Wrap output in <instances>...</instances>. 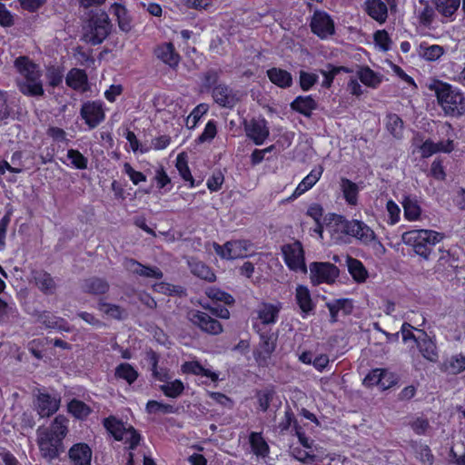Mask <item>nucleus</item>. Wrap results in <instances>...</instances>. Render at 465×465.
I'll list each match as a JSON object with an SVG mask.
<instances>
[{
	"label": "nucleus",
	"instance_id": "13d9d810",
	"mask_svg": "<svg viewBox=\"0 0 465 465\" xmlns=\"http://www.w3.org/2000/svg\"><path fill=\"white\" fill-rule=\"evenodd\" d=\"M274 392L272 390H262L256 394L259 407L262 411H266L270 406V403L273 398Z\"/></svg>",
	"mask_w": 465,
	"mask_h": 465
},
{
	"label": "nucleus",
	"instance_id": "e433bc0d",
	"mask_svg": "<svg viewBox=\"0 0 465 465\" xmlns=\"http://www.w3.org/2000/svg\"><path fill=\"white\" fill-rule=\"evenodd\" d=\"M340 187L348 204L356 205L359 193L358 185L347 178H341Z\"/></svg>",
	"mask_w": 465,
	"mask_h": 465
},
{
	"label": "nucleus",
	"instance_id": "f704fd0d",
	"mask_svg": "<svg viewBox=\"0 0 465 465\" xmlns=\"http://www.w3.org/2000/svg\"><path fill=\"white\" fill-rule=\"evenodd\" d=\"M441 370L450 374L462 372L465 370V355L455 354L446 359L441 365Z\"/></svg>",
	"mask_w": 465,
	"mask_h": 465
},
{
	"label": "nucleus",
	"instance_id": "79ce46f5",
	"mask_svg": "<svg viewBox=\"0 0 465 465\" xmlns=\"http://www.w3.org/2000/svg\"><path fill=\"white\" fill-rule=\"evenodd\" d=\"M182 370L185 373L209 377L213 381H216L218 380V375L215 372L203 368L198 361H187L183 364Z\"/></svg>",
	"mask_w": 465,
	"mask_h": 465
},
{
	"label": "nucleus",
	"instance_id": "c9c22d12",
	"mask_svg": "<svg viewBox=\"0 0 465 465\" xmlns=\"http://www.w3.org/2000/svg\"><path fill=\"white\" fill-rule=\"evenodd\" d=\"M357 75L363 84L371 88H377L382 81V76L368 66L360 67Z\"/></svg>",
	"mask_w": 465,
	"mask_h": 465
},
{
	"label": "nucleus",
	"instance_id": "f257e3e1",
	"mask_svg": "<svg viewBox=\"0 0 465 465\" xmlns=\"http://www.w3.org/2000/svg\"><path fill=\"white\" fill-rule=\"evenodd\" d=\"M68 433V419L64 415L54 418L48 428L39 427L36 430L37 445L42 457L52 461L64 452L63 440Z\"/></svg>",
	"mask_w": 465,
	"mask_h": 465
},
{
	"label": "nucleus",
	"instance_id": "bb28decb",
	"mask_svg": "<svg viewBox=\"0 0 465 465\" xmlns=\"http://www.w3.org/2000/svg\"><path fill=\"white\" fill-rule=\"evenodd\" d=\"M188 265L191 272L197 276L200 279L205 280L207 282H214L216 279L215 274L212 271V269L207 266L204 262L195 259L191 258L188 260Z\"/></svg>",
	"mask_w": 465,
	"mask_h": 465
},
{
	"label": "nucleus",
	"instance_id": "6e6d98bb",
	"mask_svg": "<svg viewBox=\"0 0 465 465\" xmlns=\"http://www.w3.org/2000/svg\"><path fill=\"white\" fill-rule=\"evenodd\" d=\"M176 168L179 171L181 176L183 180L189 181L191 183V186H194V180L191 174L190 169L188 167L187 162L183 154H179L176 160Z\"/></svg>",
	"mask_w": 465,
	"mask_h": 465
},
{
	"label": "nucleus",
	"instance_id": "c756f323",
	"mask_svg": "<svg viewBox=\"0 0 465 465\" xmlns=\"http://www.w3.org/2000/svg\"><path fill=\"white\" fill-rule=\"evenodd\" d=\"M365 9L368 15L380 23L385 22L388 15V7L381 0H367Z\"/></svg>",
	"mask_w": 465,
	"mask_h": 465
},
{
	"label": "nucleus",
	"instance_id": "5701e85b",
	"mask_svg": "<svg viewBox=\"0 0 465 465\" xmlns=\"http://www.w3.org/2000/svg\"><path fill=\"white\" fill-rule=\"evenodd\" d=\"M261 342L255 354L257 361L264 363L271 357L276 348V340L272 334L262 333L260 335Z\"/></svg>",
	"mask_w": 465,
	"mask_h": 465
},
{
	"label": "nucleus",
	"instance_id": "58836bf2",
	"mask_svg": "<svg viewBox=\"0 0 465 465\" xmlns=\"http://www.w3.org/2000/svg\"><path fill=\"white\" fill-rule=\"evenodd\" d=\"M250 444L256 456L266 457L269 454V445L260 432H252L249 437Z\"/></svg>",
	"mask_w": 465,
	"mask_h": 465
},
{
	"label": "nucleus",
	"instance_id": "423d86ee",
	"mask_svg": "<svg viewBox=\"0 0 465 465\" xmlns=\"http://www.w3.org/2000/svg\"><path fill=\"white\" fill-rule=\"evenodd\" d=\"M333 232L331 235L337 240L340 236H335V233L341 232L345 235H349L359 240L362 244H366L373 240L375 232L371 227L360 220H346L342 216H339L332 225Z\"/></svg>",
	"mask_w": 465,
	"mask_h": 465
},
{
	"label": "nucleus",
	"instance_id": "5fc2aeb1",
	"mask_svg": "<svg viewBox=\"0 0 465 465\" xmlns=\"http://www.w3.org/2000/svg\"><path fill=\"white\" fill-rule=\"evenodd\" d=\"M67 157L75 168L81 170L87 168L88 160L79 151L74 149L68 150Z\"/></svg>",
	"mask_w": 465,
	"mask_h": 465
},
{
	"label": "nucleus",
	"instance_id": "864d4df0",
	"mask_svg": "<svg viewBox=\"0 0 465 465\" xmlns=\"http://www.w3.org/2000/svg\"><path fill=\"white\" fill-rule=\"evenodd\" d=\"M318 82V75L305 71L299 73V84L302 91H309Z\"/></svg>",
	"mask_w": 465,
	"mask_h": 465
},
{
	"label": "nucleus",
	"instance_id": "052dcab7",
	"mask_svg": "<svg viewBox=\"0 0 465 465\" xmlns=\"http://www.w3.org/2000/svg\"><path fill=\"white\" fill-rule=\"evenodd\" d=\"M220 73L214 69H209L203 74V84L206 88L217 85Z\"/></svg>",
	"mask_w": 465,
	"mask_h": 465
},
{
	"label": "nucleus",
	"instance_id": "7c9ffc66",
	"mask_svg": "<svg viewBox=\"0 0 465 465\" xmlns=\"http://www.w3.org/2000/svg\"><path fill=\"white\" fill-rule=\"evenodd\" d=\"M295 300L299 308L304 314H308L314 310V304L312 301L310 291L306 286H297Z\"/></svg>",
	"mask_w": 465,
	"mask_h": 465
},
{
	"label": "nucleus",
	"instance_id": "49530a36",
	"mask_svg": "<svg viewBox=\"0 0 465 465\" xmlns=\"http://www.w3.org/2000/svg\"><path fill=\"white\" fill-rule=\"evenodd\" d=\"M387 130L396 138H400L403 132V121L396 114H390L386 117Z\"/></svg>",
	"mask_w": 465,
	"mask_h": 465
},
{
	"label": "nucleus",
	"instance_id": "a211bd4d",
	"mask_svg": "<svg viewBox=\"0 0 465 465\" xmlns=\"http://www.w3.org/2000/svg\"><path fill=\"white\" fill-rule=\"evenodd\" d=\"M35 285L45 295H53L57 289L55 279L47 272L40 270L32 272Z\"/></svg>",
	"mask_w": 465,
	"mask_h": 465
},
{
	"label": "nucleus",
	"instance_id": "e2e57ef3",
	"mask_svg": "<svg viewBox=\"0 0 465 465\" xmlns=\"http://www.w3.org/2000/svg\"><path fill=\"white\" fill-rule=\"evenodd\" d=\"M208 111V106L207 104H201L199 105H197L193 110V112L190 114V115L188 116V119H187V123H189L190 121H192V128H193L197 122L200 120V118L204 114H206Z\"/></svg>",
	"mask_w": 465,
	"mask_h": 465
},
{
	"label": "nucleus",
	"instance_id": "a878e982",
	"mask_svg": "<svg viewBox=\"0 0 465 465\" xmlns=\"http://www.w3.org/2000/svg\"><path fill=\"white\" fill-rule=\"evenodd\" d=\"M82 288L85 293L102 295L109 291L110 285L105 279L91 277L84 281Z\"/></svg>",
	"mask_w": 465,
	"mask_h": 465
},
{
	"label": "nucleus",
	"instance_id": "cd10ccee",
	"mask_svg": "<svg viewBox=\"0 0 465 465\" xmlns=\"http://www.w3.org/2000/svg\"><path fill=\"white\" fill-rule=\"evenodd\" d=\"M291 108L305 116H311L317 108V102L311 95H299L292 102Z\"/></svg>",
	"mask_w": 465,
	"mask_h": 465
},
{
	"label": "nucleus",
	"instance_id": "412c9836",
	"mask_svg": "<svg viewBox=\"0 0 465 465\" xmlns=\"http://www.w3.org/2000/svg\"><path fill=\"white\" fill-rule=\"evenodd\" d=\"M65 83L75 91L84 93L89 90L87 74L82 69H71L65 77Z\"/></svg>",
	"mask_w": 465,
	"mask_h": 465
},
{
	"label": "nucleus",
	"instance_id": "6e6552de",
	"mask_svg": "<svg viewBox=\"0 0 465 465\" xmlns=\"http://www.w3.org/2000/svg\"><path fill=\"white\" fill-rule=\"evenodd\" d=\"M188 319L194 326L210 335H218L223 331L221 322L207 312L193 310L188 312Z\"/></svg>",
	"mask_w": 465,
	"mask_h": 465
},
{
	"label": "nucleus",
	"instance_id": "603ef678",
	"mask_svg": "<svg viewBox=\"0 0 465 465\" xmlns=\"http://www.w3.org/2000/svg\"><path fill=\"white\" fill-rule=\"evenodd\" d=\"M205 293L210 299L223 302L225 304H232L234 302L232 295L213 287H209Z\"/></svg>",
	"mask_w": 465,
	"mask_h": 465
},
{
	"label": "nucleus",
	"instance_id": "20e7f679",
	"mask_svg": "<svg viewBox=\"0 0 465 465\" xmlns=\"http://www.w3.org/2000/svg\"><path fill=\"white\" fill-rule=\"evenodd\" d=\"M444 235L433 230H411L402 234L405 244L413 248L416 254L429 260L432 248L441 242Z\"/></svg>",
	"mask_w": 465,
	"mask_h": 465
},
{
	"label": "nucleus",
	"instance_id": "6ab92c4d",
	"mask_svg": "<svg viewBox=\"0 0 465 465\" xmlns=\"http://www.w3.org/2000/svg\"><path fill=\"white\" fill-rule=\"evenodd\" d=\"M93 451L86 443H75L68 451L73 465H91Z\"/></svg>",
	"mask_w": 465,
	"mask_h": 465
},
{
	"label": "nucleus",
	"instance_id": "4c0bfd02",
	"mask_svg": "<svg viewBox=\"0 0 465 465\" xmlns=\"http://www.w3.org/2000/svg\"><path fill=\"white\" fill-rule=\"evenodd\" d=\"M388 373L385 370L375 369L364 378L363 384L367 387L377 385L381 389L385 390L390 386L384 381Z\"/></svg>",
	"mask_w": 465,
	"mask_h": 465
},
{
	"label": "nucleus",
	"instance_id": "b1692460",
	"mask_svg": "<svg viewBox=\"0 0 465 465\" xmlns=\"http://www.w3.org/2000/svg\"><path fill=\"white\" fill-rule=\"evenodd\" d=\"M266 74L270 81L280 88L286 89L292 85V76L284 69L272 67L267 70Z\"/></svg>",
	"mask_w": 465,
	"mask_h": 465
},
{
	"label": "nucleus",
	"instance_id": "680f3d73",
	"mask_svg": "<svg viewBox=\"0 0 465 465\" xmlns=\"http://www.w3.org/2000/svg\"><path fill=\"white\" fill-rule=\"evenodd\" d=\"M124 170L134 184H138L139 183L146 180V177L143 173L135 171L128 163H124Z\"/></svg>",
	"mask_w": 465,
	"mask_h": 465
},
{
	"label": "nucleus",
	"instance_id": "9d476101",
	"mask_svg": "<svg viewBox=\"0 0 465 465\" xmlns=\"http://www.w3.org/2000/svg\"><path fill=\"white\" fill-rule=\"evenodd\" d=\"M282 252L284 262L291 270L306 272L304 252L300 242L283 245Z\"/></svg>",
	"mask_w": 465,
	"mask_h": 465
},
{
	"label": "nucleus",
	"instance_id": "ddd939ff",
	"mask_svg": "<svg viewBox=\"0 0 465 465\" xmlns=\"http://www.w3.org/2000/svg\"><path fill=\"white\" fill-rule=\"evenodd\" d=\"M312 31L322 39L334 34V22L331 16L322 11L314 12L311 21Z\"/></svg>",
	"mask_w": 465,
	"mask_h": 465
},
{
	"label": "nucleus",
	"instance_id": "bf43d9fd",
	"mask_svg": "<svg viewBox=\"0 0 465 465\" xmlns=\"http://www.w3.org/2000/svg\"><path fill=\"white\" fill-rule=\"evenodd\" d=\"M217 134L216 124L211 120L205 125V128L202 134L198 137L197 141L200 143L212 141Z\"/></svg>",
	"mask_w": 465,
	"mask_h": 465
},
{
	"label": "nucleus",
	"instance_id": "0eeeda50",
	"mask_svg": "<svg viewBox=\"0 0 465 465\" xmlns=\"http://www.w3.org/2000/svg\"><path fill=\"white\" fill-rule=\"evenodd\" d=\"M251 247L252 243L246 240L230 241L223 245L213 242V249L216 254L222 259L226 260L246 257L251 251Z\"/></svg>",
	"mask_w": 465,
	"mask_h": 465
},
{
	"label": "nucleus",
	"instance_id": "8fccbe9b",
	"mask_svg": "<svg viewBox=\"0 0 465 465\" xmlns=\"http://www.w3.org/2000/svg\"><path fill=\"white\" fill-rule=\"evenodd\" d=\"M320 72L324 76V80L322 81V85L325 88H330L332 84L335 75L341 72L349 73L350 70L344 66H334L332 64H328L327 69H322Z\"/></svg>",
	"mask_w": 465,
	"mask_h": 465
},
{
	"label": "nucleus",
	"instance_id": "2eb2a0df",
	"mask_svg": "<svg viewBox=\"0 0 465 465\" xmlns=\"http://www.w3.org/2000/svg\"><path fill=\"white\" fill-rule=\"evenodd\" d=\"M245 132L247 136L257 145L262 144L269 136L267 122L263 118L252 119L249 123H246Z\"/></svg>",
	"mask_w": 465,
	"mask_h": 465
},
{
	"label": "nucleus",
	"instance_id": "f03ea898",
	"mask_svg": "<svg viewBox=\"0 0 465 465\" xmlns=\"http://www.w3.org/2000/svg\"><path fill=\"white\" fill-rule=\"evenodd\" d=\"M14 66L20 75L15 80L17 88L24 95L38 97L45 94L42 72L36 64L27 56H19L14 61Z\"/></svg>",
	"mask_w": 465,
	"mask_h": 465
},
{
	"label": "nucleus",
	"instance_id": "393cba45",
	"mask_svg": "<svg viewBox=\"0 0 465 465\" xmlns=\"http://www.w3.org/2000/svg\"><path fill=\"white\" fill-rule=\"evenodd\" d=\"M323 168L321 165L313 168L311 173L305 176L302 181L298 184L292 196L297 198L310 190L322 177Z\"/></svg>",
	"mask_w": 465,
	"mask_h": 465
},
{
	"label": "nucleus",
	"instance_id": "37998d69",
	"mask_svg": "<svg viewBox=\"0 0 465 465\" xmlns=\"http://www.w3.org/2000/svg\"><path fill=\"white\" fill-rule=\"evenodd\" d=\"M67 411L74 418L84 420L91 413V408L84 401L74 399L67 405Z\"/></svg>",
	"mask_w": 465,
	"mask_h": 465
},
{
	"label": "nucleus",
	"instance_id": "473e14b6",
	"mask_svg": "<svg viewBox=\"0 0 465 465\" xmlns=\"http://www.w3.org/2000/svg\"><path fill=\"white\" fill-rule=\"evenodd\" d=\"M111 12L116 17L119 28L124 32L132 29V20L127 9L121 4L114 3L111 6Z\"/></svg>",
	"mask_w": 465,
	"mask_h": 465
},
{
	"label": "nucleus",
	"instance_id": "9b49d317",
	"mask_svg": "<svg viewBox=\"0 0 465 465\" xmlns=\"http://www.w3.org/2000/svg\"><path fill=\"white\" fill-rule=\"evenodd\" d=\"M311 281L314 285L331 283L339 276V269L330 262H312L310 265Z\"/></svg>",
	"mask_w": 465,
	"mask_h": 465
},
{
	"label": "nucleus",
	"instance_id": "4468645a",
	"mask_svg": "<svg viewBox=\"0 0 465 465\" xmlns=\"http://www.w3.org/2000/svg\"><path fill=\"white\" fill-rule=\"evenodd\" d=\"M212 96L213 101L223 108H233L239 102L238 93L225 84L215 85Z\"/></svg>",
	"mask_w": 465,
	"mask_h": 465
},
{
	"label": "nucleus",
	"instance_id": "09e8293b",
	"mask_svg": "<svg viewBox=\"0 0 465 465\" xmlns=\"http://www.w3.org/2000/svg\"><path fill=\"white\" fill-rule=\"evenodd\" d=\"M104 428L115 438V440L123 439L124 423L114 416H110L104 420Z\"/></svg>",
	"mask_w": 465,
	"mask_h": 465
},
{
	"label": "nucleus",
	"instance_id": "aec40b11",
	"mask_svg": "<svg viewBox=\"0 0 465 465\" xmlns=\"http://www.w3.org/2000/svg\"><path fill=\"white\" fill-rule=\"evenodd\" d=\"M420 335L416 340L417 347L421 355L431 362H436L439 358L435 341L424 331H419Z\"/></svg>",
	"mask_w": 465,
	"mask_h": 465
},
{
	"label": "nucleus",
	"instance_id": "7ed1b4c3",
	"mask_svg": "<svg viewBox=\"0 0 465 465\" xmlns=\"http://www.w3.org/2000/svg\"><path fill=\"white\" fill-rule=\"evenodd\" d=\"M429 89L435 92L439 104L444 113L451 116H460L465 113V97L450 84L434 81Z\"/></svg>",
	"mask_w": 465,
	"mask_h": 465
},
{
	"label": "nucleus",
	"instance_id": "1a4fd4ad",
	"mask_svg": "<svg viewBox=\"0 0 465 465\" xmlns=\"http://www.w3.org/2000/svg\"><path fill=\"white\" fill-rule=\"evenodd\" d=\"M80 115L90 129H94L105 119L103 102H84L80 109Z\"/></svg>",
	"mask_w": 465,
	"mask_h": 465
},
{
	"label": "nucleus",
	"instance_id": "0e129e2a",
	"mask_svg": "<svg viewBox=\"0 0 465 465\" xmlns=\"http://www.w3.org/2000/svg\"><path fill=\"white\" fill-rule=\"evenodd\" d=\"M443 53L444 51L441 46L433 45L425 48L422 55L428 61H435L439 59L443 54Z\"/></svg>",
	"mask_w": 465,
	"mask_h": 465
},
{
	"label": "nucleus",
	"instance_id": "a18cd8bd",
	"mask_svg": "<svg viewBox=\"0 0 465 465\" xmlns=\"http://www.w3.org/2000/svg\"><path fill=\"white\" fill-rule=\"evenodd\" d=\"M160 390L169 398H177L183 392L184 386L180 380L167 381L160 386Z\"/></svg>",
	"mask_w": 465,
	"mask_h": 465
},
{
	"label": "nucleus",
	"instance_id": "dca6fc26",
	"mask_svg": "<svg viewBox=\"0 0 465 465\" xmlns=\"http://www.w3.org/2000/svg\"><path fill=\"white\" fill-rule=\"evenodd\" d=\"M124 265L133 274L151 279H162L163 272L155 266H146L134 259H125Z\"/></svg>",
	"mask_w": 465,
	"mask_h": 465
},
{
	"label": "nucleus",
	"instance_id": "de8ad7c7",
	"mask_svg": "<svg viewBox=\"0 0 465 465\" xmlns=\"http://www.w3.org/2000/svg\"><path fill=\"white\" fill-rule=\"evenodd\" d=\"M115 377L132 384L138 377L137 371L129 363H121L115 369Z\"/></svg>",
	"mask_w": 465,
	"mask_h": 465
},
{
	"label": "nucleus",
	"instance_id": "c03bdc74",
	"mask_svg": "<svg viewBox=\"0 0 465 465\" xmlns=\"http://www.w3.org/2000/svg\"><path fill=\"white\" fill-rule=\"evenodd\" d=\"M402 206L404 210V216L407 220L415 221L419 219L421 210L415 199H412L410 196L404 197Z\"/></svg>",
	"mask_w": 465,
	"mask_h": 465
},
{
	"label": "nucleus",
	"instance_id": "338daca9",
	"mask_svg": "<svg viewBox=\"0 0 465 465\" xmlns=\"http://www.w3.org/2000/svg\"><path fill=\"white\" fill-rule=\"evenodd\" d=\"M374 41L382 50L386 51L390 49V37L386 31L380 30L374 34Z\"/></svg>",
	"mask_w": 465,
	"mask_h": 465
},
{
	"label": "nucleus",
	"instance_id": "39448f33",
	"mask_svg": "<svg viewBox=\"0 0 465 465\" xmlns=\"http://www.w3.org/2000/svg\"><path fill=\"white\" fill-rule=\"evenodd\" d=\"M111 27V21L106 12L93 11L87 22L84 40L93 45H99L108 36Z\"/></svg>",
	"mask_w": 465,
	"mask_h": 465
},
{
	"label": "nucleus",
	"instance_id": "c85d7f7f",
	"mask_svg": "<svg viewBox=\"0 0 465 465\" xmlns=\"http://www.w3.org/2000/svg\"><path fill=\"white\" fill-rule=\"evenodd\" d=\"M331 314V322L334 323L337 322V315L339 312H342L345 315L351 313L353 305L350 299H337L332 302L326 303Z\"/></svg>",
	"mask_w": 465,
	"mask_h": 465
},
{
	"label": "nucleus",
	"instance_id": "ea45409f",
	"mask_svg": "<svg viewBox=\"0 0 465 465\" xmlns=\"http://www.w3.org/2000/svg\"><path fill=\"white\" fill-rule=\"evenodd\" d=\"M432 3L444 17H451L460 5V0H432Z\"/></svg>",
	"mask_w": 465,
	"mask_h": 465
},
{
	"label": "nucleus",
	"instance_id": "a19ab883",
	"mask_svg": "<svg viewBox=\"0 0 465 465\" xmlns=\"http://www.w3.org/2000/svg\"><path fill=\"white\" fill-rule=\"evenodd\" d=\"M97 308L106 316L115 319L122 320L126 317V311L116 304H112L100 300L97 303Z\"/></svg>",
	"mask_w": 465,
	"mask_h": 465
},
{
	"label": "nucleus",
	"instance_id": "f3484780",
	"mask_svg": "<svg viewBox=\"0 0 465 465\" xmlns=\"http://www.w3.org/2000/svg\"><path fill=\"white\" fill-rule=\"evenodd\" d=\"M282 303L262 302L256 309L257 318L262 324L271 325L276 323L282 310Z\"/></svg>",
	"mask_w": 465,
	"mask_h": 465
},
{
	"label": "nucleus",
	"instance_id": "2f4dec72",
	"mask_svg": "<svg viewBox=\"0 0 465 465\" xmlns=\"http://www.w3.org/2000/svg\"><path fill=\"white\" fill-rule=\"evenodd\" d=\"M39 321L46 328L57 329L66 332H70L72 331V328L68 325L64 319L53 315L47 312H44L42 314H40Z\"/></svg>",
	"mask_w": 465,
	"mask_h": 465
},
{
	"label": "nucleus",
	"instance_id": "4be33fe9",
	"mask_svg": "<svg viewBox=\"0 0 465 465\" xmlns=\"http://www.w3.org/2000/svg\"><path fill=\"white\" fill-rule=\"evenodd\" d=\"M154 54L158 59L173 68L176 67L180 62V55L175 51L172 43H164L158 45L154 50Z\"/></svg>",
	"mask_w": 465,
	"mask_h": 465
},
{
	"label": "nucleus",
	"instance_id": "f8f14e48",
	"mask_svg": "<svg viewBox=\"0 0 465 465\" xmlns=\"http://www.w3.org/2000/svg\"><path fill=\"white\" fill-rule=\"evenodd\" d=\"M60 403L59 396L39 392L34 400V409L40 418H49L59 410Z\"/></svg>",
	"mask_w": 465,
	"mask_h": 465
},
{
	"label": "nucleus",
	"instance_id": "774afa93",
	"mask_svg": "<svg viewBox=\"0 0 465 465\" xmlns=\"http://www.w3.org/2000/svg\"><path fill=\"white\" fill-rule=\"evenodd\" d=\"M435 12L434 9L428 4L425 5L423 9L420 12L419 18L420 22L424 25H429L434 19Z\"/></svg>",
	"mask_w": 465,
	"mask_h": 465
},
{
	"label": "nucleus",
	"instance_id": "72a5a7b5",
	"mask_svg": "<svg viewBox=\"0 0 465 465\" xmlns=\"http://www.w3.org/2000/svg\"><path fill=\"white\" fill-rule=\"evenodd\" d=\"M348 271L354 281L357 282H364L368 278V272L363 263L352 257H347Z\"/></svg>",
	"mask_w": 465,
	"mask_h": 465
},
{
	"label": "nucleus",
	"instance_id": "69168bd1",
	"mask_svg": "<svg viewBox=\"0 0 465 465\" xmlns=\"http://www.w3.org/2000/svg\"><path fill=\"white\" fill-rule=\"evenodd\" d=\"M224 177L223 173L221 172H216L207 180V187L212 192H217L221 189Z\"/></svg>",
	"mask_w": 465,
	"mask_h": 465
},
{
	"label": "nucleus",
	"instance_id": "4d7b16f0",
	"mask_svg": "<svg viewBox=\"0 0 465 465\" xmlns=\"http://www.w3.org/2000/svg\"><path fill=\"white\" fill-rule=\"evenodd\" d=\"M173 407L170 404L159 402L157 401H149L146 404V411L148 413H173Z\"/></svg>",
	"mask_w": 465,
	"mask_h": 465
},
{
	"label": "nucleus",
	"instance_id": "3c124183",
	"mask_svg": "<svg viewBox=\"0 0 465 465\" xmlns=\"http://www.w3.org/2000/svg\"><path fill=\"white\" fill-rule=\"evenodd\" d=\"M148 360L150 361V364L152 366V371L153 376L161 381H167L169 379L168 373L165 370H158L157 364H158V356L154 351H149L147 353Z\"/></svg>",
	"mask_w": 465,
	"mask_h": 465
}]
</instances>
